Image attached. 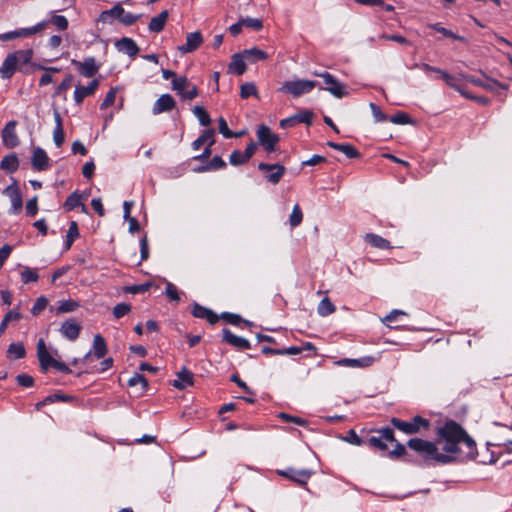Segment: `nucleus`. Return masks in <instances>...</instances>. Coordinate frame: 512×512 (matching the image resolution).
Returning <instances> with one entry per match:
<instances>
[{"mask_svg":"<svg viewBox=\"0 0 512 512\" xmlns=\"http://www.w3.org/2000/svg\"><path fill=\"white\" fill-rule=\"evenodd\" d=\"M246 61H248L249 63H256V62H259V61H264L268 58V54L257 48V47H252L250 49H245L242 51Z\"/></svg>","mask_w":512,"mask_h":512,"instance_id":"obj_27","label":"nucleus"},{"mask_svg":"<svg viewBox=\"0 0 512 512\" xmlns=\"http://www.w3.org/2000/svg\"><path fill=\"white\" fill-rule=\"evenodd\" d=\"M18 158L15 154L5 156L1 161V168L7 172H14L18 168Z\"/></svg>","mask_w":512,"mask_h":512,"instance_id":"obj_35","label":"nucleus"},{"mask_svg":"<svg viewBox=\"0 0 512 512\" xmlns=\"http://www.w3.org/2000/svg\"><path fill=\"white\" fill-rule=\"evenodd\" d=\"M389 121L393 124L405 125L410 122L409 116L404 112H398L389 118Z\"/></svg>","mask_w":512,"mask_h":512,"instance_id":"obj_56","label":"nucleus"},{"mask_svg":"<svg viewBox=\"0 0 512 512\" xmlns=\"http://www.w3.org/2000/svg\"><path fill=\"white\" fill-rule=\"evenodd\" d=\"M368 442L371 446L379 450L384 451L387 449V444L380 436H372L369 438Z\"/></svg>","mask_w":512,"mask_h":512,"instance_id":"obj_63","label":"nucleus"},{"mask_svg":"<svg viewBox=\"0 0 512 512\" xmlns=\"http://www.w3.org/2000/svg\"><path fill=\"white\" fill-rule=\"evenodd\" d=\"M123 10L124 8L120 4H116L111 9L103 11L99 16L98 21L102 23H111L112 18L120 20Z\"/></svg>","mask_w":512,"mask_h":512,"instance_id":"obj_29","label":"nucleus"},{"mask_svg":"<svg viewBox=\"0 0 512 512\" xmlns=\"http://www.w3.org/2000/svg\"><path fill=\"white\" fill-rule=\"evenodd\" d=\"M193 384V373L183 367L177 373V379L173 381V386L177 389H185Z\"/></svg>","mask_w":512,"mask_h":512,"instance_id":"obj_25","label":"nucleus"},{"mask_svg":"<svg viewBox=\"0 0 512 512\" xmlns=\"http://www.w3.org/2000/svg\"><path fill=\"white\" fill-rule=\"evenodd\" d=\"M249 159L245 157V154L239 150H235L230 154L229 162L233 166L244 164Z\"/></svg>","mask_w":512,"mask_h":512,"instance_id":"obj_48","label":"nucleus"},{"mask_svg":"<svg viewBox=\"0 0 512 512\" xmlns=\"http://www.w3.org/2000/svg\"><path fill=\"white\" fill-rule=\"evenodd\" d=\"M461 443L465 444L470 450L475 447L474 440L467 435L462 427L454 421H449L439 429L438 439L435 443L420 438H412L407 445L426 461L446 464L455 459Z\"/></svg>","mask_w":512,"mask_h":512,"instance_id":"obj_1","label":"nucleus"},{"mask_svg":"<svg viewBox=\"0 0 512 512\" xmlns=\"http://www.w3.org/2000/svg\"><path fill=\"white\" fill-rule=\"evenodd\" d=\"M140 17H141V15L132 14L130 12H126L125 10H123V14L121 15L119 22H121L124 25H132Z\"/></svg>","mask_w":512,"mask_h":512,"instance_id":"obj_57","label":"nucleus"},{"mask_svg":"<svg viewBox=\"0 0 512 512\" xmlns=\"http://www.w3.org/2000/svg\"><path fill=\"white\" fill-rule=\"evenodd\" d=\"M47 305H48V299L44 296H40L35 301L32 309H31V313L36 316V315L40 314L47 307Z\"/></svg>","mask_w":512,"mask_h":512,"instance_id":"obj_50","label":"nucleus"},{"mask_svg":"<svg viewBox=\"0 0 512 512\" xmlns=\"http://www.w3.org/2000/svg\"><path fill=\"white\" fill-rule=\"evenodd\" d=\"M165 293H166L167 297L169 299L173 300V301H179L180 300L177 287L174 284L170 283V282L166 283Z\"/></svg>","mask_w":512,"mask_h":512,"instance_id":"obj_58","label":"nucleus"},{"mask_svg":"<svg viewBox=\"0 0 512 512\" xmlns=\"http://www.w3.org/2000/svg\"><path fill=\"white\" fill-rule=\"evenodd\" d=\"M168 16H169L168 11L164 10L159 15L153 17L150 20V23L148 26L149 31L154 32V33L161 32L167 22Z\"/></svg>","mask_w":512,"mask_h":512,"instance_id":"obj_28","label":"nucleus"},{"mask_svg":"<svg viewBox=\"0 0 512 512\" xmlns=\"http://www.w3.org/2000/svg\"><path fill=\"white\" fill-rule=\"evenodd\" d=\"M72 80H73V76L71 74L67 75L64 78V80L56 88L55 95H61V94L65 93L71 86Z\"/></svg>","mask_w":512,"mask_h":512,"instance_id":"obj_54","label":"nucleus"},{"mask_svg":"<svg viewBox=\"0 0 512 512\" xmlns=\"http://www.w3.org/2000/svg\"><path fill=\"white\" fill-rule=\"evenodd\" d=\"M245 57L241 52L232 55L231 62L228 66V71L237 75H242L246 71Z\"/></svg>","mask_w":512,"mask_h":512,"instance_id":"obj_23","label":"nucleus"},{"mask_svg":"<svg viewBox=\"0 0 512 512\" xmlns=\"http://www.w3.org/2000/svg\"><path fill=\"white\" fill-rule=\"evenodd\" d=\"M37 357L40 366L44 371H46L49 367H52L55 359L48 352L43 339H40L37 343Z\"/></svg>","mask_w":512,"mask_h":512,"instance_id":"obj_19","label":"nucleus"},{"mask_svg":"<svg viewBox=\"0 0 512 512\" xmlns=\"http://www.w3.org/2000/svg\"><path fill=\"white\" fill-rule=\"evenodd\" d=\"M279 417L286 422H292V423H295V424H297L299 426H303V427L307 426V424H308L307 420L300 418V417L291 416L286 413H280Z\"/></svg>","mask_w":512,"mask_h":512,"instance_id":"obj_55","label":"nucleus"},{"mask_svg":"<svg viewBox=\"0 0 512 512\" xmlns=\"http://www.w3.org/2000/svg\"><path fill=\"white\" fill-rule=\"evenodd\" d=\"M72 64L78 68L81 75L87 78L94 76L100 69V64L96 63L94 57H87L83 61L72 60Z\"/></svg>","mask_w":512,"mask_h":512,"instance_id":"obj_11","label":"nucleus"},{"mask_svg":"<svg viewBox=\"0 0 512 512\" xmlns=\"http://www.w3.org/2000/svg\"><path fill=\"white\" fill-rule=\"evenodd\" d=\"M223 339L232 346L239 349H249L250 343L243 337L236 336L229 329H223Z\"/></svg>","mask_w":512,"mask_h":512,"instance_id":"obj_24","label":"nucleus"},{"mask_svg":"<svg viewBox=\"0 0 512 512\" xmlns=\"http://www.w3.org/2000/svg\"><path fill=\"white\" fill-rule=\"evenodd\" d=\"M115 97H116V88H111L107 92L105 99L103 100V102L101 104V109H106L109 106H111L115 101Z\"/></svg>","mask_w":512,"mask_h":512,"instance_id":"obj_60","label":"nucleus"},{"mask_svg":"<svg viewBox=\"0 0 512 512\" xmlns=\"http://www.w3.org/2000/svg\"><path fill=\"white\" fill-rule=\"evenodd\" d=\"M20 317H21V314L19 313L18 310H16V309L9 310L6 313V315L4 316V318L0 324V331L3 332L7 328L9 322L19 320Z\"/></svg>","mask_w":512,"mask_h":512,"instance_id":"obj_46","label":"nucleus"},{"mask_svg":"<svg viewBox=\"0 0 512 512\" xmlns=\"http://www.w3.org/2000/svg\"><path fill=\"white\" fill-rule=\"evenodd\" d=\"M81 200L82 195L75 191L67 197L64 203V207L67 211L74 210L75 208L81 205Z\"/></svg>","mask_w":512,"mask_h":512,"instance_id":"obj_42","label":"nucleus"},{"mask_svg":"<svg viewBox=\"0 0 512 512\" xmlns=\"http://www.w3.org/2000/svg\"><path fill=\"white\" fill-rule=\"evenodd\" d=\"M257 138L267 152L275 150L276 144L279 142V136L271 131L266 125H260L257 129Z\"/></svg>","mask_w":512,"mask_h":512,"instance_id":"obj_6","label":"nucleus"},{"mask_svg":"<svg viewBox=\"0 0 512 512\" xmlns=\"http://www.w3.org/2000/svg\"><path fill=\"white\" fill-rule=\"evenodd\" d=\"M193 114L198 119L200 125L208 126L211 123V118L207 111L202 106H195L193 108Z\"/></svg>","mask_w":512,"mask_h":512,"instance_id":"obj_41","label":"nucleus"},{"mask_svg":"<svg viewBox=\"0 0 512 512\" xmlns=\"http://www.w3.org/2000/svg\"><path fill=\"white\" fill-rule=\"evenodd\" d=\"M32 165L37 171L47 170L49 167V158L47 153L40 147H37L33 151Z\"/></svg>","mask_w":512,"mask_h":512,"instance_id":"obj_21","label":"nucleus"},{"mask_svg":"<svg viewBox=\"0 0 512 512\" xmlns=\"http://www.w3.org/2000/svg\"><path fill=\"white\" fill-rule=\"evenodd\" d=\"M369 106L375 122H385L388 120L387 115H385L376 104L370 103Z\"/></svg>","mask_w":512,"mask_h":512,"instance_id":"obj_53","label":"nucleus"},{"mask_svg":"<svg viewBox=\"0 0 512 512\" xmlns=\"http://www.w3.org/2000/svg\"><path fill=\"white\" fill-rule=\"evenodd\" d=\"M17 383L22 387H31L34 384V379L28 374H19L16 378Z\"/></svg>","mask_w":512,"mask_h":512,"instance_id":"obj_62","label":"nucleus"},{"mask_svg":"<svg viewBox=\"0 0 512 512\" xmlns=\"http://www.w3.org/2000/svg\"><path fill=\"white\" fill-rule=\"evenodd\" d=\"M80 307V304L78 301L67 299V300H60L58 301L57 306H51L50 311L53 312L55 315H61L65 313H71L76 311Z\"/></svg>","mask_w":512,"mask_h":512,"instance_id":"obj_22","label":"nucleus"},{"mask_svg":"<svg viewBox=\"0 0 512 512\" xmlns=\"http://www.w3.org/2000/svg\"><path fill=\"white\" fill-rule=\"evenodd\" d=\"M192 314L196 318L207 319L211 324H215L218 321V316L216 314L198 303L193 304Z\"/></svg>","mask_w":512,"mask_h":512,"instance_id":"obj_26","label":"nucleus"},{"mask_svg":"<svg viewBox=\"0 0 512 512\" xmlns=\"http://www.w3.org/2000/svg\"><path fill=\"white\" fill-rule=\"evenodd\" d=\"M258 169L269 172L266 178L272 184H277L285 173V167L281 164L260 163Z\"/></svg>","mask_w":512,"mask_h":512,"instance_id":"obj_12","label":"nucleus"},{"mask_svg":"<svg viewBox=\"0 0 512 512\" xmlns=\"http://www.w3.org/2000/svg\"><path fill=\"white\" fill-rule=\"evenodd\" d=\"M391 423L398 430L406 434H415L421 429L429 427V421L421 416H415L412 421H403L398 418H392Z\"/></svg>","mask_w":512,"mask_h":512,"instance_id":"obj_3","label":"nucleus"},{"mask_svg":"<svg viewBox=\"0 0 512 512\" xmlns=\"http://www.w3.org/2000/svg\"><path fill=\"white\" fill-rule=\"evenodd\" d=\"M128 385L130 387L140 386L139 394H142L148 387V382L142 374H134L129 380Z\"/></svg>","mask_w":512,"mask_h":512,"instance_id":"obj_40","label":"nucleus"},{"mask_svg":"<svg viewBox=\"0 0 512 512\" xmlns=\"http://www.w3.org/2000/svg\"><path fill=\"white\" fill-rule=\"evenodd\" d=\"M219 132L226 139L232 138V131L228 128L227 122L223 117L219 118Z\"/></svg>","mask_w":512,"mask_h":512,"instance_id":"obj_64","label":"nucleus"},{"mask_svg":"<svg viewBox=\"0 0 512 512\" xmlns=\"http://www.w3.org/2000/svg\"><path fill=\"white\" fill-rule=\"evenodd\" d=\"M250 96L258 97L257 87L253 82H246L240 87V97L247 99Z\"/></svg>","mask_w":512,"mask_h":512,"instance_id":"obj_43","label":"nucleus"},{"mask_svg":"<svg viewBox=\"0 0 512 512\" xmlns=\"http://www.w3.org/2000/svg\"><path fill=\"white\" fill-rule=\"evenodd\" d=\"M79 236V230L78 225L75 221H72L70 223L69 229L66 234V240H65V249L69 250L73 244V242L78 238Z\"/></svg>","mask_w":512,"mask_h":512,"instance_id":"obj_37","label":"nucleus"},{"mask_svg":"<svg viewBox=\"0 0 512 512\" xmlns=\"http://www.w3.org/2000/svg\"><path fill=\"white\" fill-rule=\"evenodd\" d=\"M33 50L32 49H25V50H17L13 52V55L15 56L17 63L19 67L29 64L33 58Z\"/></svg>","mask_w":512,"mask_h":512,"instance_id":"obj_36","label":"nucleus"},{"mask_svg":"<svg viewBox=\"0 0 512 512\" xmlns=\"http://www.w3.org/2000/svg\"><path fill=\"white\" fill-rule=\"evenodd\" d=\"M107 354V345L105 339L100 335L96 334L93 338L92 350L87 352L82 358V362H88L92 355L97 359L103 358Z\"/></svg>","mask_w":512,"mask_h":512,"instance_id":"obj_10","label":"nucleus"},{"mask_svg":"<svg viewBox=\"0 0 512 512\" xmlns=\"http://www.w3.org/2000/svg\"><path fill=\"white\" fill-rule=\"evenodd\" d=\"M3 194L7 196L11 201V208L9 212L11 214H19L22 210L23 200L19 188L12 184L7 186Z\"/></svg>","mask_w":512,"mask_h":512,"instance_id":"obj_8","label":"nucleus"},{"mask_svg":"<svg viewBox=\"0 0 512 512\" xmlns=\"http://www.w3.org/2000/svg\"><path fill=\"white\" fill-rule=\"evenodd\" d=\"M21 70L13 53H9L0 66V76L3 79H10L13 74Z\"/></svg>","mask_w":512,"mask_h":512,"instance_id":"obj_16","label":"nucleus"},{"mask_svg":"<svg viewBox=\"0 0 512 512\" xmlns=\"http://www.w3.org/2000/svg\"><path fill=\"white\" fill-rule=\"evenodd\" d=\"M327 145L335 150L344 153L348 158H356L359 156L358 151L350 144H338L334 142H328Z\"/></svg>","mask_w":512,"mask_h":512,"instance_id":"obj_33","label":"nucleus"},{"mask_svg":"<svg viewBox=\"0 0 512 512\" xmlns=\"http://www.w3.org/2000/svg\"><path fill=\"white\" fill-rule=\"evenodd\" d=\"M316 87V82L313 80L297 79L286 81L281 88V92L288 93L294 98L300 97L304 94L310 93Z\"/></svg>","mask_w":512,"mask_h":512,"instance_id":"obj_2","label":"nucleus"},{"mask_svg":"<svg viewBox=\"0 0 512 512\" xmlns=\"http://www.w3.org/2000/svg\"><path fill=\"white\" fill-rule=\"evenodd\" d=\"M98 87H99L98 79H93L86 86L80 85V84L76 85L75 90H74L75 103L77 105H80L86 97L93 95Z\"/></svg>","mask_w":512,"mask_h":512,"instance_id":"obj_13","label":"nucleus"},{"mask_svg":"<svg viewBox=\"0 0 512 512\" xmlns=\"http://www.w3.org/2000/svg\"><path fill=\"white\" fill-rule=\"evenodd\" d=\"M214 135L215 132L213 129H206L199 138L204 144H207V146L211 147L215 142Z\"/></svg>","mask_w":512,"mask_h":512,"instance_id":"obj_59","label":"nucleus"},{"mask_svg":"<svg viewBox=\"0 0 512 512\" xmlns=\"http://www.w3.org/2000/svg\"><path fill=\"white\" fill-rule=\"evenodd\" d=\"M428 26L431 29L441 33L445 37H450V38H453L455 40L464 41V38L462 36H459V35L455 34L453 31H451L449 29H446L440 23H433V24H429Z\"/></svg>","mask_w":512,"mask_h":512,"instance_id":"obj_44","label":"nucleus"},{"mask_svg":"<svg viewBox=\"0 0 512 512\" xmlns=\"http://www.w3.org/2000/svg\"><path fill=\"white\" fill-rule=\"evenodd\" d=\"M442 79L445 81V83L450 86L451 88L455 89V90H460V86L458 83H457V80L451 76L450 74H448L446 71H443L441 72V75Z\"/></svg>","mask_w":512,"mask_h":512,"instance_id":"obj_61","label":"nucleus"},{"mask_svg":"<svg viewBox=\"0 0 512 512\" xmlns=\"http://www.w3.org/2000/svg\"><path fill=\"white\" fill-rule=\"evenodd\" d=\"M277 474L304 486L313 475V472L309 469L295 470L293 468H288L285 470H277Z\"/></svg>","mask_w":512,"mask_h":512,"instance_id":"obj_7","label":"nucleus"},{"mask_svg":"<svg viewBox=\"0 0 512 512\" xmlns=\"http://www.w3.org/2000/svg\"><path fill=\"white\" fill-rule=\"evenodd\" d=\"M335 311V305L329 300V298H324L320 301L317 312L320 316H328Z\"/></svg>","mask_w":512,"mask_h":512,"instance_id":"obj_38","label":"nucleus"},{"mask_svg":"<svg viewBox=\"0 0 512 512\" xmlns=\"http://www.w3.org/2000/svg\"><path fill=\"white\" fill-rule=\"evenodd\" d=\"M374 363L372 356H365L359 359L342 358L335 362L337 366L352 367V368H363L369 367Z\"/></svg>","mask_w":512,"mask_h":512,"instance_id":"obj_20","label":"nucleus"},{"mask_svg":"<svg viewBox=\"0 0 512 512\" xmlns=\"http://www.w3.org/2000/svg\"><path fill=\"white\" fill-rule=\"evenodd\" d=\"M190 82L186 77L174 78L172 81V88L179 94L182 93L186 88L190 86Z\"/></svg>","mask_w":512,"mask_h":512,"instance_id":"obj_49","label":"nucleus"},{"mask_svg":"<svg viewBox=\"0 0 512 512\" xmlns=\"http://www.w3.org/2000/svg\"><path fill=\"white\" fill-rule=\"evenodd\" d=\"M81 328L80 323L73 318H69L61 324L59 332L65 339L75 341L80 335Z\"/></svg>","mask_w":512,"mask_h":512,"instance_id":"obj_9","label":"nucleus"},{"mask_svg":"<svg viewBox=\"0 0 512 512\" xmlns=\"http://www.w3.org/2000/svg\"><path fill=\"white\" fill-rule=\"evenodd\" d=\"M115 47L119 52L124 53L132 58H134L139 52V47L136 42L128 37H123L117 40L115 42Z\"/></svg>","mask_w":512,"mask_h":512,"instance_id":"obj_17","label":"nucleus"},{"mask_svg":"<svg viewBox=\"0 0 512 512\" xmlns=\"http://www.w3.org/2000/svg\"><path fill=\"white\" fill-rule=\"evenodd\" d=\"M25 354V347L20 342L11 343L7 349V357L10 359H21Z\"/></svg>","mask_w":512,"mask_h":512,"instance_id":"obj_34","label":"nucleus"},{"mask_svg":"<svg viewBox=\"0 0 512 512\" xmlns=\"http://www.w3.org/2000/svg\"><path fill=\"white\" fill-rule=\"evenodd\" d=\"M17 122L14 120L9 121L2 130L3 144L7 148H14L19 144V139L16 133Z\"/></svg>","mask_w":512,"mask_h":512,"instance_id":"obj_14","label":"nucleus"},{"mask_svg":"<svg viewBox=\"0 0 512 512\" xmlns=\"http://www.w3.org/2000/svg\"><path fill=\"white\" fill-rule=\"evenodd\" d=\"M303 219V213L298 204L293 207L292 213L289 217V224L292 228L297 227L301 224Z\"/></svg>","mask_w":512,"mask_h":512,"instance_id":"obj_45","label":"nucleus"},{"mask_svg":"<svg viewBox=\"0 0 512 512\" xmlns=\"http://www.w3.org/2000/svg\"><path fill=\"white\" fill-rule=\"evenodd\" d=\"M21 281L24 284H28L31 282H36L39 278V275L35 269H32L28 266L23 267L20 273Z\"/></svg>","mask_w":512,"mask_h":512,"instance_id":"obj_39","label":"nucleus"},{"mask_svg":"<svg viewBox=\"0 0 512 512\" xmlns=\"http://www.w3.org/2000/svg\"><path fill=\"white\" fill-rule=\"evenodd\" d=\"M47 26V21H41L32 27L20 28L14 31H9L3 34H0V40L2 41H10L16 38H26L30 37L36 33H39L45 29Z\"/></svg>","mask_w":512,"mask_h":512,"instance_id":"obj_5","label":"nucleus"},{"mask_svg":"<svg viewBox=\"0 0 512 512\" xmlns=\"http://www.w3.org/2000/svg\"><path fill=\"white\" fill-rule=\"evenodd\" d=\"M203 43L202 34L199 31H195L187 34L185 44L178 47V50L182 54H187L197 50Z\"/></svg>","mask_w":512,"mask_h":512,"instance_id":"obj_15","label":"nucleus"},{"mask_svg":"<svg viewBox=\"0 0 512 512\" xmlns=\"http://www.w3.org/2000/svg\"><path fill=\"white\" fill-rule=\"evenodd\" d=\"M51 22L58 30L64 31L68 28V20L63 15H53Z\"/></svg>","mask_w":512,"mask_h":512,"instance_id":"obj_51","label":"nucleus"},{"mask_svg":"<svg viewBox=\"0 0 512 512\" xmlns=\"http://www.w3.org/2000/svg\"><path fill=\"white\" fill-rule=\"evenodd\" d=\"M365 241L371 246L379 249H391L390 242L380 235L368 233L365 235Z\"/></svg>","mask_w":512,"mask_h":512,"instance_id":"obj_30","label":"nucleus"},{"mask_svg":"<svg viewBox=\"0 0 512 512\" xmlns=\"http://www.w3.org/2000/svg\"><path fill=\"white\" fill-rule=\"evenodd\" d=\"M241 24H243L244 27L253 29V30H260L262 28V22L261 20L257 18H243L241 19Z\"/></svg>","mask_w":512,"mask_h":512,"instance_id":"obj_52","label":"nucleus"},{"mask_svg":"<svg viewBox=\"0 0 512 512\" xmlns=\"http://www.w3.org/2000/svg\"><path fill=\"white\" fill-rule=\"evenodd\" d=\"M131 305L128 304V303H125V302H122V303H118L114 308H113V316L116 318V319H120L122 318L123 316L127 315L130 311H131Z\"/></svg>","mask_w":512,"mask_h":512,"instance_id":"obj_47","label":"nucleus"},{"mask_svg":"<svg viewBox=\"0 0 512 512\" xmlns=\"http://www.w3.org/2000/svg\"><path fill=\"white\" fill-rule=\"evenodd\" d=\"M313 75L321 77L326 84L324 88L326 91L331 93L337 98H342L347 95L345 84L338 81L332 74L328 72H313ZM320 89H323L322 87Z\"/></svg>","mask_w":512,"mask_h":512,"instance_id":"obj_4","label":"nucleus"},{"mask_svg":"<svg viewBox=\"0 0 512 512\" xmlns=\"http://www.w3.org/2000/svg\"><path fill=\"white\" fill-rule=\"evenodd\" d=\"M176 105L175 100L170 94L161 95L154 103L152 113L154 115L161 114L172 110Z\"/></svg>","mask_w":512,"mask_h":512,"instance_id":"obj_18","label":"nucleus"},{"mask_svg":"<svg viewBox=\"0 0 512 512\" xmlns=\"http://www.w3.org/2000/svg\"><path fill=\"white\" fill-rule=\"evenodd\" d=\"M466 80L475 86L482 87L484 89L495 91L499 84L491 79L477 78L474 76H467Z\"/></svg>","mask_w":512,"mask_h":512,"instance_id":"obj_31","label":"nucleus"},{"mask_svg":"<svg viewBox=\"0 0 512 512\" xmlns=\"http://www.w3.org/2000/svg\"><path fill=\"white\" fill-rule=\"evenodd\" d=\"M224 167H226L225 161L220 156H214L208 164L201 166L199 168H195L194 171L200 173L206 171L219 170Z\"/></svg>","mask_w":512,"mask_h":512,"instance_id":"obj_32","label":"nucleus"}]
</instances>
